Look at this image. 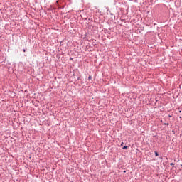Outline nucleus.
Listing matches in <instances>:
<instances>
[{"label": "nucleus", "mask_w": 182, "mask_h": 182, "mask_svg": "<svg viewBox=\"0 0 182 182\" xmlns=\"http://www.w3.org/2000/svg\"><path fill=\"white\" fill-rule=\"evenodd\" d=\"M155 156L156 157H157V156H159V154L157 152H155Z\"/></svg>", "instance_id": "nucleus-2"}, {"label": "nucleus", "mask_w": 182, "mask_h": 182, "mask_svg": "<svg viewBox=\"0 0 182 182\" xmlns=\"http://www.w3.org/2000/svg\"><path fill=\"white\" fill-rule=\"evenodd\" d=\"M170 165L171 166H174V164L173 163H171Z\"/></svg>", "instance_id": "nucleus-4"}, {"label": "nucleus", "mask_w": 182, "mask_h": 182, "mask_svg": "<svg viewBox=\"0 0 182 182\" xmlns=\"http://www.w3.org/2000/svg\"><path fill=\"white\" fill-rule=\"evenodd\" d=\"M88 80H92V77H91V75H90V76L88 77Z\"/></svg>", "instance_id": "nucleus-1"}, {"label": "nucleus", "mask_w": 182, "mask_h": 182, "mask_svg": "<svg viewBox=\"0 0 182 182\" xmlns=\"http://www.w3.org/2000/svg\"><path fill=\"white\" fill-rule=\"evenodd\" d=\"M181 167H182V164H181Z\"/></svg>", "instance_id": "nucleus-6"}, {"label": "nucleus", "mask_w": 182, "mask_h": 182, "mask_svg": "<svg viewBox=\"0 0 182 182\" xmlns=\"http://www.w3.org/2000/svg\"><path fill=\"white\" fill-rule=\"evenodd\" d=\"M123 149H124V150H126V149H127V146H124Z\"/></svg>", "instance_id": "nucleus-3"}, {"label": "nucleus", "mask_w": 182, "mask_h": 182, "mask_svg": "<svg viewBox=\"0 0 182 182\" xmlns=\"http://www.w3.org/2000/svg\"><path fill=\"white\" fill-rule=\"evenodd\" d=\"M23 52H26V50L24 49V50H23Z\"/></svg>", "instance_id": "nucleus-5"}]
</instances>
